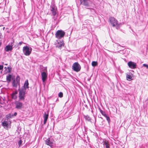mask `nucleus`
I'll use <instances>...</instances> for the list:
<instances>
[{"instance_id":"obj_23","label":"nucleus","mask_w":148,"mask_h":148,"mask_svg":"<svg viewBox=\"0 0 148 148\" xmlns=\"http://www.w3.org/2000/svg\"><path fill=\"white\" fill-rule=\"evenodd\" d=\"M53 16L52 19L54 21V22L55 23V21H56V19L57 18V15L56 16H56Z\"/></svg>"},{"instance_id":"obj_25","label":"nucleus","mask_w":148,"mask_h":148,"mask_svg":"<svg viewBox=\"0 0 148 148\" xmlns=\"http://www.w3.org/2000/svg\"><path fill=\"white\" fill-rule=\"evenodd\" d=\"M105 117L106 118V119L108 121V122L109 123L110 121V119L109 117L108 116H107V115Z\"/></svg>"},{"instance_id":"obj_39","label":"nucleus","mask_w":148,"mask_h":148,"mask_svg":"<svg viewBox=\"0 0 148 148\" xmlns=\"http://www.w3.org/2000/svg\"><path fill=\"white\" fill-rule=\"evenodd\" d=\"M143 66L146 67L147 68H148V65H143Z\"/></svg>"},{"instance_id":"obj_17","label":"nucleus","mask_w":148,"mask_h":148,"mask_svg":"<svg viewBox=\"0 0 148 148\" xmlns=\"http://www.w3.org/2000/svg\"><path fill=\"white\" fill-rule=\"evenodd\" d=\"M2 125L5 128H8V122L7 121H4L2 123Z\"/></svg>"},{"instance_id":"obj_19","label":"nucleus","mask_w":148,"mask_h":148,"mask_svg":"<svg viewBox=\"0 0 148 148\" xmlns=\"http://www.w3.org/2000/svg\"><path fill=\"white\" fill-rule=\"evenodd\" d=\"M103 144L105 145L106 148H110L109 145L108 144V141L105 140L103 142Z\"/></svg>"},{"instance_id":"obj_41","label":"nucleus","mask_w":148,"mask_h":148,"mask_svg":"<svg viewBox=\"0 0 148 148\" xmlns=\"http://www.w3.org/2000/svg\"><path fill=\"white\" fill-rule=\"evenodd\" d=\"M5 29V27H4L3 28V30H4Z\"/></svg>"},{"instance_id":"obj_24","label":"nucleus","mask_w":148,"mask_h":148,"mask_svg":"<svg viewBox=\"0 0 148 148\" xmlns=\"http://www.w3.org/2000/svg\"><path fill=\"white\" fill-rule=\"evenodd\" d=\"M128 66L131 69H135L136 68V65H128Z\"/></svg>"},{"instance_id":"obj_36","label":"nucleus","mask_w":148,"mask_h":148,"mask_svg":"<svg viewBox=\"0 0 148 148\" xmlns=\"http://www.w3.org/2000/svg\"><path fill=\"white\" fill-rule=\"evenodd\" d=\"M14 42V40H13V42H11V43H10V44L11 45H13L12 44H13Z\"/></svg>"},{"instance_id":"obj_30","label":"nucleus","mask_w":148,"mask_h":148,"mask_svg":"<svg viewBox=\"0 0 148 148\" xmlns=\"http://www.w3.org/2000/svg\"><path fill=\"white\" fill-rule=\"evenodd\" d=\"M22 143V141L21 140H20L18 142V145H19V146H20Z\"/></svg>"},{"instance_id":"obj_7","label":"nucleus","mask_w":148,"mask_h":148,"mask_svg":"<svg viewBox=\"0 0 148 148\" xmlns=\"http://www.w3.org/2000/svg\"><path fill=\"white\" fill-rule=\"evenodd\" d=\"M80 4L85 6L87 9H90L89 7L91 6L88 0H80Z\"/></svg>"},{"instance_id":"obj_15","label":"nucleus","mask_w":148,"mask_h":148,"mask_svg":"<svg viewBox=\"0 0 148 148\" xmlns=\"http://www.w3.org/2000/svg\"><path fill=\"white\" fill-rule=\"evenodd\" d=\"M12 84L14 87H16L17 85L19 84V81L17 79L16 80H14L12 82Z\"/></svg>"},{"instance_id":"obj_8","label":"nucleus","mask_w":148,"mask_h":148,"mask_svg":"<svg viewBox=\"0 0 148 148\" xmlns=\"http://www.w3.org/2000/svg\"><path fill=\"white\" fill-rule=\"evenodd\" d=\"M15 108L18 109H21L23 108V103L19 101H16L15 102Z\"/></svg>"},{"instance_id":"obj_38","label":"nucleus","mask_w":148,"mask_h":148,"mask_svg":"<svg viewBox=\"0 0 148 148\" xmlns=\"http://www.w3.org/2000/svg\"><path fill=\"white\" fill-rule=\"evenodd\" d=\"M17 115V113L16 112L14 113V116H16Z\"/></svg>"},{"instance_id":"obj_20","label":"nucleus","mask_w":148,"mask_h":148,"mask_svg":"<svg viewBox=\"0 0 148 148\" xmlns=\"http://www.w3.org/2000/svg\"><path fill=\"white\" fill-rule=\"evenodd\" d=\"M11 78H12V75H9L8 76H7L6 79H7L8 82V83H9L10 82Z\"/></svg>"},{"instance_id":"obj_26","label":"nucleus","mask_w":148,"mask_h":148,"mask_svg":"<svg viewBox=\"0 0 148 148\" xmlns=\"http://www.w3.org/2000/svg\"><path fill=\"white\" fill-rule=\"evenodd\" d=\"M100 111L102 114L104 116H105L106 115V114L105 112H103L102 110H101Z\"/></svg>"},{"instance_id":"obj_21","label":"nucleus","mask_w":148,"mask_h":148,"mask_svg":"<svg viewBox=\"0 0 148 148\" xmlns=\"http://www.w3.org/2000/svg\"><path fill=\"white\" fill-rule=\"evenodd\" d=\"M132 75L127 74L126 75V78L127 80H130L132 79Z\"/></svg>"},{"instance_id":"obj_16","label":"nucleus","mask_w":148,"mask_h":148,"mask_svg":"<svg viewBox=\"0 0 148 148\" xmlns=\"http://www.w3.org/2000/svg\"><path fill=\"white\" fill-rule=\"evenodd\" d=\"M17 92L16 91L13 92L11 95L12 98L13 99H16L17 98Z\"/></svg>"},{"instance_id":"obj_47","label":"nucleus","mask_w":148,"mask_h":148,"mask_svg":"<svg viewBox=\"0 0 148 148\" xmlns=\"http://www.w3.org/2000/svg\"><path fill=\"white\" fill-rule=\"evenodd\" d=\"M45 70H46V71H47V69H45Z\"/></svg>"},{"instance_id":"obj_18","label":"nucleus","mask_w":148,"mask_h":148,"mask_svg":"<svg viewBox=\"0 0 148 148\" xmlns=\"http://www.w3.org/2000/svg\"><path fill=\"white\" fill-rule=\"evenodd\" d=\"M28 85L29 83L28 82V81L27 80L25 82L24 86H23L22 87L25 88V90H26V88H28Z\"/></svg>"},{"instance_id":"obj_12","label":"nucleus","mask_w":148,"mask_h":148,"mask_svg":"<svg viewBox=\"0 0 148 148\" xmlns=\"http://www.w3.org/2000/svg\"><path fill=\"white\" fill-rule=\"evenodd\" d=\"M72 69L76 72L79 71L81 69L80 65H73Z\"/></svg>"},{"instance_id":"obj_44","label":"nucleus","mask_w":148,"mask_h":148,"mask_svg":"<svg viewBox=\"0 0 148 148\" xmlns=\"http://www.w3.org/2000/svg\"><path fill=\"white\" fill-rule=\"evenodd\" d=\"M4 65H8V64H4Z\"/></svg>"},{"instance_id":"obj_22","label":"nucleus","mask_w":148,"mask_h":148,"mask_svg":"<svg viewBox=\"0 0 148 148\" xmlns=\"http://www.w3.org/2000/svg\"><path fill=\"white\" fill-rule=\"evenodd\" d=\"M127 65H136V63L135 62L130 61L127 63Z\"/></svg>"},{"instance_id":"obj_1","label":"nucleus","mask_w":148,"mask_h":148,"mask_svg":"<svg viewBox=\"0 0 148 148\" xmlns=\"http://www.w3.org/2000/svg\"><path fill=\"white\" fill-rule=\"evenodd\" d=\"M26 90L25 88L22 87L19 89V100H23L25 97Z\"/></svg>"},{"instance_id":"obj_45","label":"nucleus","mask_w":148,"mask_h":148,"mask_svg":"<svg viewBox=\"0 0 148 148\" xmlns=\"http://www.w3.org/2000/svg\"><path fill=\"white\" fill-rule=\"evenodd\" d=\"M14 47H16V45H15Z\"/></svg>"},{"instance_id":"obj_28","label":"nucleus","mask_w":148,"mask_h":148,"mask_svg":"<svg viewBox=\"0 0 148 148\" xmlns=\"http://www.w3.org/2000/svg\"><path fill=\"white\" fill-rule=\"evenodd\" d=\"M23 42L22 41H21L19 42V43L18 44V45H16V47L20 46L21 45L23 44Z\"/></svg>"},{"instance_id":"obj_34","label":"nucleus","mask_w":148,"mask_h":148,"mask_svg":"<svg viewBox=\"0 0 148 148\" xmlns=\"http://www.w3.org/2000/svg\"><path fill=\"white\" fill-rule=\"evenodd\" d=\"M3 68V65H0V70L2 69Z\"/></svg>"},{"instance_id":"obj_32","label":"nucleus","mask_w":148,"mask_h":148,"mask_svg":"<svg viewBox=\"0 0 148 148\" xmlns=\"http://www.w3.org/2000/svg\"><path fill=\"white\" fill-rule=\"evenodd\" d=\"M2 38H3V36L2 35V34L1 33H0V39H2Z\"/></svg>"},{"instance_id":"obj_4","label":"nucleus","mask_w":148,"mask_h":148,"mask_svg":"<svg viewBox=\"0 0 148 148\" xmlns=\"http://www.w3.org/2000/svg\"><path fill=\"white\" fill-rule=\"evenodd\" d=\"M49 10L51 12V15L53 16L56 15L57 12V8L55 4H51Z\"/></svg>"},{"instance_id":"obj_35","label":"nucleus","mask_w":148,"mask_h":148,"mask_svg":"<svg viewBox=\"0 0 148 148\" xmlns=\"http://www.w3.org/2000/svg\"><path fill=\"white\" fill-rule=\"evenodd\" d=\"M111 61H112V63H113V64H114V65H115V62L113 60V59H112L111 60Z\"/></svg>"},{"instance_id":"obj_27","label":"nucleus","mask_w":148,"mask_h":148,"mask_svg":"<svg viewBox=\"0 0 148 148\" xmlns=\"http://www.w3.org/2000/svg\"><path fill=\"white\" fill-rule=\"evenodd\" d=\"M63 94L62 92H60L59 94H58V96L59 97H63Z\"/></svg>"},{"instance_id":"obj_33","label":"nucleus","mask_w":148,"mask_h":148,"mask_svg":"<svg viewBox=\"0 0 148 148\" xmlns=\"http://www.w3.org/2000/svg\"><path fill=\"white\" fill-rule=\"evenodd\" d=\"M73 65H79L78 62H75L74 63Z\"/></svg>"},{"instance_id":"obj_6","label":"nucleus","mask_w":148,"mask_h":148,"mask_svg":"<svg viewBox=\"0 0 148 148\" xmlns=\"http://www.w3.org/2000/svg\"><path fill=\"white\" fill-rule=\"evenodd\" d=\"M109 21L110 23L112 25L113 27H115L116 25L117 27H119V24L118 23V21L114 17H110L109 18Z\"/></svg>"},{"instance_id":"obj_46","label":"nucleus","mask_w":148,"mask_h":148,"mask_svg":"<svg viewBox=\"0 0 148 148\" xmlns=\"http://www.w3.org/2000/svg\"><path fill=\"white\" fill-rule=\"evenodd\" d=\"M94 67L95 66V65H92Z\"/></svg>"},{"instance_id":"obj_14","label":"nucleus","mask_w":148,"mask_h":148,"mask_svg":"<svg viewBox=\"0 0 148 148\" xmlns=\"http://www.w3.org/2000/svg\"><path fill=\"white\" fill-rule=\"evenodd\" d=\"M4 69H5L4 71L5 73L10 72L12 70V68L10 66L5 67H4Z\"/></svg>"},{"instance_id":"obj_31","label":"nucleus","mask_w":148,"mask_h":148,"mask_svg":"<svg viewBox=\"0 0 148 148\" xmlns=\"http://www.w3.org/2000/svg\"><path fill=\"white\" fill-rule=\"evenodd\" d=\"M119 52L121 54H124V50H120V51Z\"/></svg>"},{"instance_id":"obj_3","label":"nucleus","mask_w":148,"mask_h":148,"mask_svg":"<svg viewBox=\"0 0 148 148\" xmlns=\"http://www.w3.org/2000/svg\"><path fill=\"white\" fill-rule=\"evenodd\" d=\"M32 49L31 47H29L27 46L23 47V52L24 54L26 56H29L31 53Z\"/></svg>"},{"instance_id":"obj_11","label":"nucleus","mask_w":148,"mask_h":148,"mask_svg":"<svg viewBox=\"0 0 148 148\" xmlns=\"http://www.w3.org/2000/svg\"><path fill=\"white\" fill-rule=\"evenodd\" d=\"M12 46L13 45H7L5 48V51L7 52L11 51L13 48Z\"/></svg>"},{"instance_id":"obj_42","label":"nucleus","mask_w":148,"mask_h":148,"mask_svg":"<svg viewBox=\"0 0 148 148\" xmlns=\"http://www.w3.org/2000/svg\"><path fill=\"white\" fill-rule=\"evenodd\" d=\"M58 23V22H56V24H57Z\"/></svg>"},{"instance_id":"obj_13","label":"nucleus","mask_w":148,"mask_h":148,"mask_svg":"<svg viewBox=\"0 0 148 148\" xmlns=\"http://www.w3.org/2000/svg\"><path fill=\"white\" fill-rule=\"evenodd\" d=\"M49 114H46V112H45L43 116V118L44 119V124H45L47 121V119L48 118Z\"/></svg>"},{"instance_id":"obj_9","label":"nucleus","mask_w":148,"mask_h":148,"mask_svg":"<svg viewBox=\"0 0 148 148\" xmlns=\"http://www.w3.org/2000/svg\"><path fill=\"white\" fill-rule=\"evenodd\" d=\"M54 143V140L50 138L47 139L45 141L46 144L51 147L53 145Z\"/></svg>"},{"instance_id":"obj_43","label":"nucleus","mask_w":148,"mask_h":148,"mask_svg":"<svg viewBox=\"0 0 148 148\" xmlns=\"http://www.w3.org/2000/svg\"><path fill=\"white\" fill-rule=\"evenodd\" d=\"M143 65H147V64H143Z\"/></svg>"},{"instance_id":"obj_29","label":"nucleus","mask_w":148,"mask_h":148,"mask_svg":"<svg viewBox=\"0 0 148 148\" xmlns=\"http://www.w3.org/2000/svg\"><path fill=\"white\" fill-rule=\"evenodd\" d=\"M91 65H97V62L96 61H92V62Z\"/></svg>"},{"instance_id":"obj_37","label":"nucleus","mask_w":148,"mask_h":148,"mask_svg":"<svg viewBox=\"0 0 148 148\" xmlns=\"http://www.w3.org/2000/svg\"><path fill=\"white\" fill-rule=\"evenodd\" d=\"M123 60L126 63L127 62V61L126 59H123Z\"/></svg>"},{"instance_id":"obj_2","label":"nucleus","mask_w":148,"mask_h":148,"mask_svg":"<svg viewBox=\"0 0 148 148\" xmlns=\"http://www.w3.org/2000/svg\"><path fill=\"white\" fill-rule=\"evenodd\" d=\"M65 34V32L62 30H58L55 33V37L58 39H61Z\"/></svg>"},{"instance_id":"obj_5","label":"nucleus","mask_w":148,"mask_h":148,"mask_svg":"<svg viewBox=\"0 0 148 148\" xmlns=\"http://www.w3.org/2000/svg\"><path fill=\"white\" fill-rule=\"evenodd\" d=\"M55 45L56 47L61 49L64 46V43L63 40L58 39L55 42Z\"/></svg>"},{"instance_id":"obj_10","label":"nucleus","mask_w":148,"mask_h":148,"mask_svg":"<svg viewBox=\"0 0 148 148\" xmlns=\"http://www.w3.org/2000/svg\"><path fill=\"white\" fill-rule=\"evenodd\" d=\"M41 75L42 80L43 82H44L47 79V74L45 72H43L41 73Z\"/></svg>"},{"instance_id":"obj_40","label":"nucleus","mask_w":148,"mask_h":148,"mask_svg":"<svg viewBox=\"0 0 148 148\" xmlns=\"http://www.w3.org/2000/svg\"><path fill=\"white\" fill-rule=\"evenodd\" d=\"M1 41H0V47L1 46Z\"/></svg>"}]
</instances>
